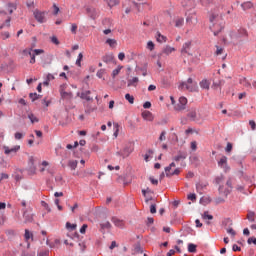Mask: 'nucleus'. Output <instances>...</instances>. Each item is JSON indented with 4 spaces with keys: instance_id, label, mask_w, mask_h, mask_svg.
Masks as SVG:
<instances>
[{
    "instance_id": "f257e3e1",
    "label": "nucleus",
    "mask_w": 256,
    "mask_h": 256,
    "mask_svg": "<svg viewBox=\"0 0 256 256\" xmlns=\"http://www.w3.org/2000/svg\"><path fill=\"white\" fill-rule=\"evenodd\" d=\"M209 21L212 23L210 30L214 33V36L217 37L225 27L223 18L219 14L212 13L209 17Z\"/></svg>"
},
{
    "instance_id": "9d476101",
    "label": "nucleus",
    "mask_w": 256,
    "mask_h": 256,
    "mask_svg": "<svg viewBox=\"0 0 256 256\" xmlns=\"http://www.w3.org/2000/svg\"><path fill=\"white\" fill-rule=\"evenodd\" d=\"M20 149H21L20 145H16L12 148H9L8 146H4V153L5 155H11V153L15 155L17 151H19Z\"/></svg>"
},
{
    "instance_id": "bb28decb",
    "label": "nucleus",
    "mask_w": 256,
    "mask_h": 256,
    "mask_svg": "<svg viewBox=\"0 0 256 256\" xmlns=\"http://www.w3.org/2000/svg\"><path fill=\"white\" fill-rule=\"evenodd\" d=\"M121 69H123V66L119 65L116 69L112 71V79H115L117 75L121 73Z\"/></svg>"
},
{
    "instance_id": "4d7b16f0",
    "label": "nucleus",
    "mask_w": 256,
    "mask_h": 256,
    "mask_svg": "<svg viewBox=\"0 0 256 256\" xmlns=\"http://www.w3.org/2000/svg\"><path fill=\"white\" fill-rule=\"evenodd\" d=\"M5 221H7V217L4 214H2L0 216V225H5Z\"/></svg>"
},
{
    "instance_id": "6ab92c4d",
    "label": "nucleus",
    "mask_w": 256,
    "mask_h": 256,
    "mask_svg": "<svg viewBox=\"0 0 256 256\" xmlns=\"http://www.w3.org/2000/svg\"><path fill=\"white\" fill-rule=\"evenodd\" d=\"M137 83H139V78L134 77V78L128 80L127 87H137Z\"/></svg>"
},
{
    "instance_id": "864d4df0",
    "label": "nucleus",
    "mask_w": 256,
    "mask_h": 256,
    "mask_svg": "<svg viewBox=\"0 0 256 256\" xmlns=\"http://www.w3.org/2000/svg\"><path fill=\"white\" fill-rule=\"evenodd\" d=\"M38 256H49V250H42L38 252Z\"/></svg>"
},
{
    "instance_id": "4be33fe9",
    "label": "nucleus",
    "mask_w": 256,
    "mask_h": 256,
    "mask_svg": "<svg viewBox=\"0 0 256 256\" xmlns=\"http://www.w3.org/2000/svg\"><path fill=\"white\" fill-rule=\"evenodd\" d=\"M241 8L243 9V11H248V9H253V4L251 2H243L241 4Z\"/></svg>"
},
{
    "instance_id": "58836bf2",
    "label": "nucleus",
    "mask_w": 256,
    "mask_h": 256,
    "mask_svg": "<svg viewBox=\"0 0 256 256\" xmlns=\"http://www.w3.org/2000/svg\"><path fill=\"white\" fill-rule=\"evenodd\" d=\"M183 23H185V20L183 18H178L175 23V27H183Z\"/></svg>"
},
{
    "instance_id": "a18cd8bd",
    "label": "nucleus",
    "mask_w": 256,
    "mask_h": 256,
    "mask_svg": "<svg viewBox=\"0 0 256 256\" xmlns=\"http://www.w3.org/2000/svg\"><path fill=\"white\" fill-rule=\"evenodd\" d=\"M135 253L143 254V247L140 244L136 245L134 248Z\"/></svg>"
},
{
    "instance_id": "c9c22d12",
    "label": "nucleus",
    "mask_w": 256,
    "mask_h": 256,
    "mask_svg": "<svg viewBox=\"0 0 256 256\" xmlns=\"http://www.w3.org/2000/svg\"><path fill=\"white\" fill-rule=\"evenodd\" d=\"M25 241H29V239H33V233H31L29 230H25L24 234Z\"/></svg>"
},
{
    "instance_id": "052dcab7",
    "label": "nucleus",
    "mask_w": 256,
    "mask_h": 256,
    "mask_svg": "<svg viewBox=\"0 0 256 256\" xmlns=\"http://www.w3.org/2000/svg\"><path fill=\"white\" fill-rule=\"evenodd\" d=\"M204 187H205V185H203V184H201V183L196 184V189H197L198 192L203 191V188H204Z\"/></svg>"
},
{
    "instance_id": "4c0bfd02",
    "label": "nucleus",
    "mask_w": 256,
    "mask_h": 256,
    "mask_svg": "<svg viewBox=\"0 0 256 256\" xmlns=\"http://www.w3.org/2000/svg\"><path fill=\"white\" fill-rule=\"evenodd\" d=\"M101 229H111V222L107 221L100 224Z\"/></svg>"
},
{
    "instance_id": "680f3d73",
    "label": "nucleus",
    "mask_w": 256,
    "mask_h": 256,
    "mask_svg": "<svg viewBox=\"0 0 256 256\" xmlns=\"http://www.w3.org/2000/svg\"><path fill=\"white\" fill-rule=\"evenodd\" d=\"M51 42L54 43V45H59V39H57L56 36L51 37Z\"/></svg>"
},
{
    "instance_id": "423d86ee",
    "label": "nucleus",
    "mask_w": 256,
    "mask_h": 256,
    "mask_svg": "<svg viewBox=\"0 0 256 256\" xmlns=\"http://www.w3.org/2000/svg\"><path fill=\"white\" fill-rule=\"evenodd\" d=\"M218 167L223 169L224 173H227L231 170V167L227 164V156H222L218 161Z\"/></svg>"
},
{
    "instance_id": "5701e85b",
    "label": "nucleus",
    "mask_w": 256,
    "mask_h": 256,
    "mask_svg": "<svg viewBox=\"0 0 256 256\" xmlns=\"http://www.w3.org/2000/svg\"><path fill=\"white\" fill-rule=\"evenodd\" d=\"M173 51H175V48L168 45L164 47V49L162 50V53H164V55H171Z\"/></svg>"
},
{
    "instance_id": "6e6552de",
    "label": "nucleus",
    "mask_w": 256,
    "mask_h": 256,
    "mask_svg": "<svg viewBox=\"0 0 256 256\" xmlns=\"http://www.w3.org/2000/svg\"><path fill=\"white\" fill-rule=\"evenodd\" d=\"M77 97H80V99H83L84 101H93V97H91V91L85 90L81 93H77Z\"/></svg>"
},
{
    "instance_id": "13d9d810",
    "label": "nucleus",
    "mask_w": 256,
    "mask_h": 256,
    "mask_svg": "<svg viewBox=\"0 0 256 256\" xmlns=\"http://www.w3.org/2000/svg\"><path fill=\"white\" fill-rule=\"evenodd\" d=\"M249 125H250L252 131H255V129H256V123H255V121H254V120H250V121H249Z\"/></svg>"
},
{
    "instance_id": "f03ea898",
    "label": "nucleus",
    "mask_w": 256,
    "mask_h": 256,
    "mask_svg": "<svg viewBox=\"0 0 256 256\" xmlns=\"http://www.w3.org/2000/svg\"><path fill=\"white\" fill-rule=\"evenodd\" d=\"M178 89L183 91V89H186L187 91H190V93H195L197 91V82L193 81V78H188L186 82H181L178 86Z\"/></svg>"
},
{
    "instance_id": "ddd939ff",
    "label": "nucleus",
    "mask_w": 256,
    "mask_h": 256,
    "mask_svg": "<svg viewBox=\"0 0 256 256\" xmlns=\"http://www.w3.org/2000/svg\"><path fill=\"white\" fill-rule=\"evenodd\" d=\"M184 159H187V152L178 151V155L173 158L174 161H184Z\"/></svg>"
},
{
    "instance_id": "c85d7f7f",
    "label": "nucleus",
    "mask_w": 256,
    "mask_h": 256,
    "mask_svg": "<svg viewBox=\"0 0 256 256\" xmlns=\"http://www.w3.org/2000/svg\"><path fill=\"white\" fill-rule=\"evenodd\" d=\"M28 119L31 121V123H39V118L35 116L33 113L28 114Z\"/></svg>"
},
{
    "instance_id": "bf43d9fd",
    "label": "nucleus",
    "mask_w": 256,
    "mask_h": 256,
    "mask_svg": "<svg viewBox=\"0 0 256 256\" xmlns=\"http://www.w3.org/2000/svg\"><path fill=\"white\" fill-rule=\"evenodd\" d=\"M153 223H155V219H153V218H151V217H148V218H147L146 225H148V227H149V225H153Z\"/></svg>"
},
{
    "instance_id": "7ed1b4c3",
    "label": "nucleus",
    "mask_w": 256,
    "mask_h": 256,
    "mask_svg": "<svg viewBox=\"0 0 256 256\" xmlns=\"http://www.w3.org/2000/svg\"><path fill=\"white\" fill-rule=\"evenodd\" d=\"M133 149V144H128L123 150L116 152V155L122 159H127L133 153Z\"/></svg>"
},
{
    "instance_id": "a211bd4d",
    "label": "nucleus",
    "mask_w": 256,
    "mask_h": 256,
    "mask_svg": "<svg viewBox=\"0 0 256 256\" xmlns=\"http://www.w3.org/2000/svg\"><path fill=\"white\" fill-rule=\"evenodd\" d=\"M113 59H114L113 54H106V55H104V56L102 57V61H103L104 63H107V64L113 63Z\"/></svg>"
},
{
    "instance_id": "37998d69",
    "label": "nucleus",
    "mask_w": 256,
    "mask_h": 256,
    "mask_svg": "<svg viewBox=\"0 0 256 256\" xmlns=\"http://www.w3.org/2000/svg\"><path fill=\"white\" fill-rule=\"evenodd\" d=\"M43 53H45V50L43 49H34L32 54L37 57V55H43Z\"/></svg>"
},
{
    "instance_id": "3c124183",
    "label": "nucleus",
    "mask_w": 256,
    "mask_h": 256,
    "mask_svg": "<svg viewBox=\"0 0 256 256\" xmlns=\"http://www.w3.org/2000/svg\"><path fill=\"white\" fill-rule=\"evenodd\" d=\"M14 137H15V139H16L17 141H19L20 139H23V133H21V132H16V133L14 134Z\"/></svg>"
},
{
    "instance_id": "f3484780",
    "label": "nucleus",
    "mask_w": 256,
    "mask_h": 256,
    "mask_svg": "<svg viewBox=\"0 0 256 256\" xmlns=\"http://www.w3.org/2000/svg\"><path fill=\"white\" fill-rule=\"evenodd\" d=\"M142 117H143V119H145L146 121H153V113H151L150 111H144V112H142Z\"/></svg>"
},
{
    "instance_id": "dca6fc26",
    "label": "nucleus",
    "mask_w": 256,
    "mask_h": 256,
    "mask_svg": "<svg viewBox=\"0 0 256 256\" xmlns=\"http://www.w3.org/2000/svg\"><path fill=\"white\" fill-rule=\"evenodd\" d=\"M62 99H73V92H66L64 90L60 91Z\"/></svg>"
},
{
    "instance_id": "7c9ffc66",
    "label": "nucleus",
    "mask_w": 256,
    "mask_h": 256,
    "mask_svg": "<svg viewBox=\"0 0 256 256\" xmlns=\"http://www.w3.org/2000/svg\"><path fill=\"white\" fill-rule=\"evenodd\" d=\"M236 37H238V38H240V37H247V30H245V28H240L238 30V34H237Z\"/></svg>"
},
{
    "instance_id": "20e7f679",
    "label": "nucleus",
    "mask_w": 256,
    "mask_h": 256,
    "mask_svg": "<svg viewBox=\"0 0 256 256\" xmlns=\"http://www.w3.org/2000/svg\"><path fill=\"white\" fill-rule=\"evenodd\" d=\"M33 15L38 23H46L47 21V18L45 17V15H47L46 12L36 9L34 10Z\"/></svg>"
},
{
    "instance_id": "c03bdc74",
    "label": "nucleus",
    "mask_w": 256,
    "mask_h": 256,
    "mask_svg": "<svg viewBox=\"0 0 256 256\" xmlns=\"http://www.w3.org/2000/svg\"><path fill=\"white\" fill-rule=\"evenodd\" d=\"M115 5H119V0H108V6L115 7Z\"/></svg>"
},
{
    "instance_id": "0eeeda50",
    "label": "nucleus",
    "mask_w": 256,
    "mask_h": 256,
    "mask_svg": "<svg viewBox=\"0 0 256 256\" xmlns=\"http://www.w3.org/2000/svg\"><path fill=\"white\" fill-rule=\"evenodd\" d=\"M31 211H32L31 207L22 209L23 217H24L26 223L33 222V215L31 214Z\"/></svg>"
},
{
    "instance_id": "49530a36",
    "label": "nucleus",
    "mask_w": 256,
    "mask_h": 256,
    "mask_svg": "<svg viewBox=\"0 0 256 256\" xmlns=\"http://www.w3.org/2000/svg\"><path fill=\"white\" fill-rule=\"evenodd\" d=\"M147 49H149V51H153L155 49V43H153V41H149L147 43Z\"/></svg>"
},
{
    "instance_id": "4468645a",
    "label": "nucleus",
    "mask_w": 256,
    "mask_h": 256,
    "mask_svg": "<svg viewBox=\"0 0 256 256\" xmlns=\"http://www.w3.org/2000/svg\"><path fill=\"white\" fill-rule=\"evenodd\" d=\"M187 117L190 119V121H195V119H197V109L191 108L187 114Z\"/></svg>"
},
{
    "instance_id": "603ef678",
    "label": "nucleus",
    "mask_w": 256,
    "mask_h": 256,
    "mask_svg": "<svg viewBox=\"0 0 256 256\" xmlns=\"http://www.w3.org/2000/svg\"><path fill=\"white\" fill-rule=\"evenodd\" d=\"M150 213H152V214L157 213V205L156 204H151Z\"/></svg>"
},
{
    "instance_id": "aec40b11",
    "label": "nucleus",
    "mask_w": 256,
    "mask_h": 256,
    "mask_svg": "<svg viewBox=\"0 0 256 256\" xmlns=\"http://www.w3.org/2000/svg\"><path fill=\"white\" fill-rule=\"evenodd\" d=\"M211 83L209 82V80L204 79L200 82V87L201 89H206L207 91H209V87H210Z\"/></svg>"
},
{
    "instance_id": "2f4dec72",
    "label": "nucleus",
    "mask_w": 256,
    "mask_h": 256,
    "mask_svg": "<svg viewBox=\"0 0 256 256\" xmlns=\"http://www.w3.org/2000/svg\"><path fill=\"white\" fill-rule=\"evenodd\" d=\"M125 99L126 101H128V103H130V105H133L135 103V97L131 96V94L129 93L125 95Z\"/></svg>"
},
{
    "instance_id": "5fc2aeb1",
    "label": "nucleus",
    "mask_w": 256,
    "mask_h": 256,
    "mask_svg": "<svg viewBox=\"0 0 256 256\" xmlns=\"http://www.w3.org/2000/svg\"><path fill=\"white\" fill-rule=\"evenodd\" d=\"M87 224H83L82 227L80 228V233L82 235H85L86 231H87Z\"/></svg>"
},
{
    "instance_id": "de8ad7c7",
    "label": "nucleus",
    "mask_w": 256,
    "mask_h": 256,
    "mask_svg": "<svg viewBox=\"0 0 256 256\" xmlns=\"http://www.w3.org/2000/svg\"><path fill=\"white\" fill-rule=\"evenodd\" d=\"M225 151L226 153H231V151H233V144H231V142L227 143Z\"/></svg>"
},
{
    "instance_id": "338daca9",
    "label": "nucleus",
    "mask_w": 256,
    "mask_h": 256,
    "mask_svg": "<svg viewBox=\"0 0 256 256\" xmlns=\"http://www.w3.org/2000/svg\"><path fill=\"white\" fill-rule=\"evenodd\" d=\"M21 256H35V252H22Z\"/></svg>"
},
{
    "instance_id": "09e8293b",
    "label": "nucleus",
    "mask_w": 256,
    "mask_h": 256,
    "mask_svg": "<svg viewBox=\"0 0 256 256\" xmlns=\"http://www.w3.org/2000/svg\"><path fill=\"white\" fill-rule=\"evenodd\" d=\"M166 135H167V132L162 131L161 134H160V137H159V141H165L167 139Z\"/></svg>"
},
{
    "instance_id": "6e6d98bb",
    "label": "nucleus",
    "mask_w": 256,
    "mask_h": 256,
    "mask_svg": "<svg viewBox=\"0 0 256 256\" xmlns=\"http://www.w3.org/2000/svg\"><path fill=\"white\" fill-rule=\"evenodd\" d=\"M28 9H35V2L34 1H28V3H26Z\"/></svg>"
},
{
    "instance_id": "9b49d317",
    "label": "nucleus",
    "mask_w": 256,
    "mask_h": 256,
    "mask_svg": "<svg viewBox=\"0 0 256 256\" xmlns=\"http://www.w3.org/2000/svg\"><path fill=\"white\" fill-rule=\"evenodd\" d=\"M189 51H191V41H187L183 44L182 49H181V54L182 55H191V53H189Z\"/></svg>"
},
{
    "instance_id": "f704fd0d",
    "label": "nucleus",
    "mask_w": 256,
    "mask_h": 256,
    "mask_svg": "<svg viewBox=\"0 0 256 256\" xmlns=\"http://www.w3.org/2000/svg\"><path fill=\"white\" fill-rule=\"evenodd\" d=\"M66 229H68L69 231H75L77 229V224H71L70 222H67Z\"/></svg>"
},
{
    "instance_id": "2eb2a0df",
    "label": "nucleus",
    "mask_w": 256,
    "mask_h": 256,
    "mask_svg": "<svg viewBox=\"0 0 256 256\" xmlns=\"http://www.w3.org/2000/svg\"><path fill=\"white\" fill-rule=\"evenodd\" d=\"M155 37L158 43H167V37L162 35L161 32H156Z\"/></svg>"
},
{
    "instance_id": "cd10ccee",
    "label": "nucleus",
    "mask_w": 256,
    "mask_h": 256,
    "mask_svg": "<svg viewBox=\"0 0 256 256\" xmlns=\"http://www.w3.org/2000/svg\"><path fill=\"white\" fill-rule=\"evenodd\" d=\"M106 44L109 45L112 48H115V47H117V40L108 38L106 40Z\"/></svg>"
},
{
    "instance_id": "ea45409f",
    "label": "nucleus",
    "mask_w": 256,
    "mask_h": 256,
    "mask_svg": "<svg viewBox=\"0 0 256 256\" xmlns=\"http://www.w3.org/2000/svg\"><path fill=\"white\" fill-rule=\"evenodd\" d=\"M103 75H105V69H100L96 73V76L98 77V79H103Z\"/></svg>"
},
{
    "instance_id": "e433bc0d",
    "label": "nucleus",
    "mask_w": 256,
    "mask_h": 256,
    "mask_svg": "<svg viewBox=\"0 0 256 256\" xmlns=\"http://www.w3.org/2000/svg\"><path fill=\"white\" fill-rule=\"evenodd\" d=\"M29 97H30L32 102H35V101H37V99H39V97H41V95H39L37 93H30Z\"/></svg>"
},
{
    "instance_id": "79ce46f5",
    "label": "nucleus",
    "mask_w": 256,
    "mask_h": 256,
    "mask_svg": "<svg viewBox=\"0 0 256 256\" xmlns=\"http://www.w3.org/2000/svg\"><path fill=\"white\" fill-rule=\"evenodd\" d=\"M179 173H181V170L176 168L172 173H167V177H173V175H179Z\"/></svg>"
},
{
    "instance_id": "b1692460",
    "label": "nucleus",
    "mask_w": 256,
    "mask_h": 256,
    "mask_svg": "<svg viewBox=\"0 0 256 256\" xmlns=\"http://www.w3.org/2000/svg\"><path fill=\"white\" fill-rule=\"evenodd\" d=\"M7 8H8L9 14L12 15L13 11L17 10V4L16 3H8Z\"/></svg>"
},
{
    "instance_id": "1a4fd4ad",
    "label": "nucleus",
    "mask_w": 256,
    "mask_h": 256,
    "mask_svg": "<svg viewBox=\"0 0 256 256\" xmlns=\"http://www.w3.org/2000/svg\"><path fill=\"white\" fill-rule=\"evenodd\" d=\"M86 12L88 17H90V19H97V17H99V12L97 11V9L93 8V7H87L86 8Z\"/></svg>"
},
{
    "instance_id": "69168bd1",
    "label": "nucleus",
    "mask_w": 256,
    "mask_h": 256,
    "mask_svg": "<svg viewBox=\"0 0 256 256\" xmlns=\"http://www.w3.org/2000/svg\"><path fill=\"white\" fill-rule=\"evenodd\" d=\"M32 51H33V49H25V50H23V54H24V55H29V56H30V55H32V54H33V52H32Z\"/></svg>"
},
{
    "instance_id": "39448f33",
    "label": "nucleus",
    "mask_w": 256,
    "mask_h": 256,
    "mask_svg": "<svg viewBox=\"0 0 256 256\" xmlns=\"http://www.w3.org/2000/svg\"><path fill=\"white\" fill-rule=\"evenodd\" d=\"M175 111H185L187 109V98L181 96L179 102L174 106Z\"/></svg>"
},
{
    "instance_id": "f8f14e48",
    "label": "nucleus",
    "mask_w": 256,
    "mask_h": 256,
    "mask_svg": "<svg viewBox=\"0 0 256 256\" xmlns=\"http://www.w3.org/2000/svg\"><path fill=\"white\" fill-rule=\"evenodd\" d=\"M35 171H37V168L35 167V159L33 156L29 158V169L28 172L30 175H35Z\"/></svg>"
},
{
    "instance_id": "a19ab883",
    "label": "nucleus",
    "mask_w": 256,
    "mask_h": 256,
    "mask_svg": "<svg viewBox=\"0 0 256 256\" xmlns=\"http://www.w3.org/2000/svg\"><path fill=\"white\" fill-rule=\"evenodd\" d=\"M81 61H83V53H79L78 58L76 60V65L81 67Z\"/></svg>"
},
{
    "instance_id": "412c9836",
    "label": "nucleus",
    "mask_w": 256,
    "mask_h": 256,
    "mask_svg": "<svg viewBox=\"0 0 256 256\" xmlns=\"http://www.w3.org/2000/svg\"><path fill=\"white\" fill-rule=\"evenodd\" d=\"M247 219L250 223H255L256 221V216H255V212L253 211H248V214H247Z\"/></svg>"
},
{
    "instance_id": "c756f323",
    "label": "nucleus",
    "mask_w": 256,
    "mask_h": 256,
    "mask_svg": "<svg viewBox=\"0 0 256 256\" xmlns=\"http://www.w3.org/2000/svg\"><path fill=\"white\" fill-rule=\"evenodd\" d=\"M188 252L189 253H197V245L190 243L188 244Z\"/></svg>"
},
{
    "instance_id": "e2e57ef3",
    "label": "nucleus",
    "mask_w": 256,
    "mask_h": 256,
    "mask_svg": "<svg viewBox=\"0 0 256 256\" xmlns=\"http://www.w3.org/2000/svg\"><path fill=\"white\" fill-rule=\"evenodd\" d=\"M187 199H189V201H196L197 196L195 194H189Z\"/></svg>"
},
{
    "instance_id": "393cba45",
    "label": "nucleus",
    "mask_w": 256,
    "mask_h": 256,
    "mask_svg": "<svg viewBox=\"0 0 256 256\" xmlns=\"http://www.w3.org/2000/svg\"><path fill=\"white\" fill-rule=\"evenodd\" d=\"M79 162H77V160H70L68 162V167H70V169L72 171H75L77 169V165H78Z\"/></svg>"
},
{
    "instance_id": "0e129e2a",
    "label": "nucleus",
    "mask_w": 256,
    "mask_h": 256,
    "mask_svg": "<svg viewBox=\"0 0 256 256\" xmlns=\"http://www.w3.org/2000/svg\"><path fill=\"white\" fill-rule=\"evenodd\" d=\"M71 33H73V35L77 33V24H72Z\"/></svg>"
},
{
    "instance_id": "72a5a7b5",
    "label": "nucleus",
    "mask_w": 256,
    "mask_h": 256,
    "mask_svg": "<svg viewBox=\"0 0 256 256\" xmlns=\"http://www.w3.org/2000/svg\"><path fill=\"white\" fill-rule=\"evenodd\" d=\"M6 235L10 238L13 239V237H15V235H17V231L10 229L6 231Z\"/></svg>"
},
{
    "instance_id": "a878e982",
    "label": "nucleus",
    "mask_w": 256,
    "mask_h": 256,
    "mask_svg": "<svg viewBox=\"0 0 256 256\" xmlns=\"http://www.w3.org/2000/svg\"><path fill=\"white\" fill-rule=\"evenodd\" d=\"M111 221H112V223H114V225H115L116 227H123V221H122V220H119V218L113 217V218L111 219Z\"/></svg>"
},
{
    "instance_id": "774afa93",
    "label": "nucleus",
    "mask_w": 256,
    "mask_h": 256,
    "mask_svg": "<svg viewBox=\"0 0 256 256\" xmlns=\"http://www.w3.org/2000/svg\"><path fill=\"white\" fill-rule=\"evenodd\" d=\"M53 9H54L53 15H58L59 14V8L57 7L56 4H53Z\"/></svg>"
},
{
    "instance_id": "8fccbe9b",
    "label": "nucleus",
    "mask_w": 256,
    "mask_h": 256,
    "mask_svg": "<svg viewBox=\"0 0 256 256\" xmlns=\"http://www.w3.org/2000/svg\"><path fill=\"white\" fill-rule=\"evenodd\" d=\"M247 243L248 245H251V244L256 245V238L255 237L248 238Z\"/></svg>"
},
{
    "instance_id": "473e14b6",
    "label": "nucleus",
    "mask_w": 256,
    "mask_h": 256,
    "mask_svg": "<svg viewBox=\"0 0 256 256\" xmlns=\"http://www.w3.org/2000/svg\"><path fill=\"white\" fill-rule=\"evenodd\" d=\"M202 218H203L205 221H207V219H208V221H212L213 215L209 214L208 211H205V212L203 213V215H202Z\"/></svg>"
}]
</instances>
